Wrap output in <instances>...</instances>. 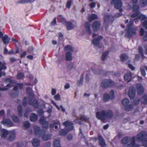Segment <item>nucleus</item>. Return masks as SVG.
I'll return each mask as SVG.
<instances>
[{"mask_svg":"<svg viewBox=\"0 0 147 147\" xmlns=\"http://www.w3.org/2000/svg\"><path fill=\"white\" fill-rule=\"evenodd\" d=\"M96 115L98 119L101 120L103 123H105L107 118L111 119L113 117L114 113L113 111L110 109L106 110H103L100 111L96 112Z\"/></svg>","mask_w":147,"mask_h":147,"instance_id":"1","label":"nucleus"},{"mask_svg":"<svg viewBox=\"0 0 147 147\" xmlns=\"http://www.w3.org/2000/svg\"><path fill=\"white\" fill-rule=\"evenodd\" d=\"M35 134L39 137H42V140L45 141H47L51 139V134H46V131L43 129H41L40 127L34 126V127Z\"/></svg>","mask_w":147,"mask_h":147,"instance_id":"2","label":"nucleus"},{"mask_svg":"<svg viewBox=\"0 0 147 147\" xmlns=\"http://www.w3.org/2000/svg\"><path fill=\"white\" fill-rule=\"evenodd\" d=\"M130 142V143L126 145V147H133L136 144V137L132 136L129 138L126 136L123 138L121 140V143L123 144H126Z\"/></svg>","mask_w":147,"mask_h":147,"instance_id":"3","label":"nucleus"},{"mask_svg":"<svg viewBox=\"0 0 147 147\" xmlns=\"http://www.w3.org/2000/svg\"><path fill=\"white\" fill-rule=\"evenodd\" d=\"M136 139L139 142H142L144 146L147 147V131H142L137 135Z\"/></svg>","mask_w":147,"mask_h":147,"instance_id":"4","label":"nucleus"},{"mask_svg":"<svg viewBox=\"0 0 147 147\" xmlns=\"http://www.w3.org/2000/svg\"><path fill=\"white\" fill-rule=\"evenodd\" d=\"M34 94L32 93H30L28 94L29 104L35 108H38L39 105V102L36 99H34L32 100Z\"/></svg>","mask_w":147,"mask_h":147,"instance_id":"5","label":"nucleus"},{"mask_svg":"<svg viewBox=\"0 0 147 147\" xmlns=\"http://www.w3.org/2000/svg\"><path fill=\"white\" fill-rule=\"evenodd\" d=\"M114 81L111 79H105L102 80L100 86L103 88L105 89L112 87L114 85Z\"/></svg>","mask_w":147,"mask_h":147,"instance_id":"6","label":"nucleus"},{"mask_svg":"<svg viewBox=\"0 0 147 147\" xmlns=\"http://www.w3.org/2000/svg\"><path fill=\"white\" fill-rule=\"evenodd\" d=\"M137 29L134 27L131 28L125 29V36L129 38L132 37L136 34Z\"/></svg>","mask_w":147,"mask_h":147,"instance_id":"7","label":"nucleus"},{"mask_svg":"<svg viewBox=\"0 0 147 147\" xmlns=\"http://www.w3.org/2000/svg\"><path fill=\"white\" fill-rule=\"evenodd\" d=\"M129 100L127 98H125L121 101L122 104L125 107V110L127 111H131L134 107V105L129 104Z\"/></svg>","mask_w":147,"mask_h":147,"instance_id":"8","label":"nucleus"},{"mask_svg":"<svg viewBox=\"0 0 147 147\" xmlns=\"http://www.w3.org/2000/svg\"><path fill=\"white\" fill-rule=\"evenodd\" d=\"M91 69L94 74H96L100 75L102 74L103 75L106 76H108L111 75H115V74H114V72H113L109 71L103 72V71L99 69L95 70L93 68H92Z\"/></svg>","mask_w":147,"mask_h":147,"instance_id":"9","label":"nucleus"},{"mask_svg":"<svg viewBox=\"0 0 147 147\" xmlns=\"http://www.w3.org/2000/svg\"><path fill=\"white\" fill-rule=\"evenodd\" d=\"M114 91L113 90H111L110 92V94L106 93H105L103 95V99L105 102H106L110 99L113 100L115 98Z\"/></svg>","mask_w":147,"mask_h":147,"instance_id":"10","label":"nucleus"},{"mask_svg":"<svg viewBox=\"0 0 147 147\" xmlns=\"http://www.w3.org/2000/svg\"><path fill=\"white\" fill-rule=\"evenodd\" d=\"M111 4L113 5L114 4V8L117 9H119L120 12H122V8H121L122 6L123 3L121 0H116L112 3V0L111 1Z\"/></svg>","mask_w":147,"mask_h":147,"instance_id":"11","label":"nucleus"},{"mask_svg":"<svg viewBox=\"0 0 147 147\" xmlns=\"http://www.w3.org/2000/svg\"><path fill=\"white\" fill-rule=\"evenodd\" d=\"M115 20L114 17L113 16H110L109 15L105 16L104 18V24L108 25L109 22H113Z\"/></svg>","mask_w":147,"mask_h":147,"instance_id":"12","label":"nucleus"},{"mask_svg":"<svg viewBox=\"0 0 147 147\" xmlns=\"http://www.w3.org/2000/svg\"><path fill=\"white\" fill-rule=\"evenodd\" d=\"M102 38L103 36H98L97 38H94L92 40V44L95 46H97L98 48H101L102 44H100V40Z\"/></svg>","mask_w":147,"mask_h":147,"instance_id":"13","label":"nucleus"},{"mask_svg":"<svg viewBox=\"0 0 147 147\" xmlns=\"http://www.w3.org/2000/svg\"><path fill=\"white\" fill-rule=\"evenodd\" d=\"M136 86L138 94L140 96L143 95L144 93V89L142 85L140 83H138Z\"/></svg>","mask_w":147,"mask_h":147,"instance_id":"14","label":"nucleus"},{"mask_svg":"<svg viewBox=\"0 0 147 147\" xmlns=\"http://www.w3.org/2000/svg\"><path fill=\"white\" fill-rule=\"evenodd\" d=\"M39 123L42 125V127L45 129H47L49 127V122L46 121L45 118L44 117H41L39 120Z\"/></svg>","mask_w":147,"mask_h":147,"instance_id":"15","label":"nucleus"},{"mask_svg":"<svg viewBox=\"0 0 147 147\" xmlns=\"http://www.w3.org/2000/svg\"><path fill=\"white\" fill-rule=\"evenodd\" d=\"M136 89L135 88L133 87H131L129 88L128 95L129 98L130 99H133L136 96Z\"/></svg>","mask_w":147,"mask_h":147,"instance_id":"16","label":"nucleus"},{"mask_svg":"<svg viewBox=\"0 0 147 147\" xmlns=\"http://www.w3.org/2000/svg\"><path fill=\"white\" fill-rule=\"evenodd\" d=\"M100 27V22L97 21L93 22L92 24V28L94 31H97L99 30Z\"/></svg>","mask_w":147,"mask_h":147,"instance_id":"17","label":"nucleus"},{"mask_svg":"<svg viewBox=\"0 0 147 147\" xmlns=\"http://www.w3.org/2000/svg\"><path fill=\"white\" fill-rule=\"evenodd\" d=\"M7 69V67L6 66V63L5 62H2L0 61V78L3 76H4L6 74L5 72H2L1 71L3 69L5 70Z\"/></svg>","mask_w":147,"mask_h":147,"instance_id":"18","label":"nucleus"},{"mask_svg":"<svg viewBox=\"0 0 147 147\" xmlns=\"http://www.w3.org/2000/svg\"><path fill=\"white\" fill-rule=\"evenodd\" d=\"M74 127V126H72L67 128L66 130L63 129L60 130L59 132V135L61 136H65L68 132L72 130Z\"/></svg>","mask_w":147,"mask_h":147,"instance_id":"19","label":"nucleus"},{"mask_svg":"<svg viewBox=\"0 0 147 147\" xmlns=\"http://www.w3.org/2000/svg\"><path fill=\"white\" fill-rule=\"evenodd\" d=\"M98 140L99 144L101 146V147H105L106 144L102 136L100 135H98Z\"/></svg>","mask_w":147,"mask_h":147,"instance_id":"20","label":"nucleus"},{"mask_svg":"<svg viewBox=\"0 0 147 147\" xmlns=\"http://www.w3.org/2000/svg\"><path fill=\"white\" fill-rule=\"evenodd\" d=\"M1 123L4 125H7L8 127L12 126L13 125V124L11 121L8 119H3L1 121Z\"/></svg>","mask_w":147,"mask_h":147,"instance_id":"21","label":"nucleus"},{"mask_svg":"<svg viewBox=\"0 0 147 147\" xmlns=\"http://www.w3.org/2000/svg\"><path fill=\"white\" fill-rule=\"evenodd\" d=\"M1 134L0 136L2 138H5L8 135L9 132L5 129H1Z\"/></svg>","mask_w":147,"mask_h":147,"instance_id":"22","label":"nucleus"},{"mask_svg":"<svg viewBox=\"0 0 147 147\" xmlns=\"http://www.w3.org/2000/svg\"><path fill=\"white\" fill-rule=\"evenodd\" d=\"M132 78V74L131 72H129L125 74L124 77L125 80L127 81V83L131 80Z\"/></svg>","mask_w":147,"mask_h":147,"instance_id":"23","label":"nucleus"},{"mask_svg":"<svg viewBox=\"0 0 147 147\" xmlns=\"http://www.w3.org/2000/svg\"><path fill=\"white\" fill-rule=\"evenodd\" d=\"M8 135H9V136L7 138L8 140L10 141H13L16 138L15 133L13 131H10Z\"/></svg>","mask_w":147,"mask_h":147,"instance_id":"24","label":"nucleus"},{"mask_svg":"<svg viewBox=\"0 0 147 147\" xmlns=\"http://www.w3.org/2000/svg\"><path fill=\"white\" fill-rule=\"evenodd\" d=\"M84 26L86 29V32L89 34L91 33V30L90 29V25L88 22H86L84 24Z\"/></svg>","mask_w":147,"mask_h":147,"instance_id":"25","label":"nucleus"},{"mask_svg":"<svg viewBox=\"0 0 147 147\" xmlns=\"http://www.w3.org/2000/svg\"><path fill=\"white\" fill-rule=\"evenodd\" d=\"M10 40V38H8V36L6 34L2 37V40L5 45L8 44Z\"/></svg>","mask_w":147,"mask_h":147,"instance_id":"26","label":"nucleus"},{"mask_svg":"<svg viewBox=\"0 0 147 147\" xmlns=\"http://www.w3.org/2000/svg\"><path fill=\"white\" fill-rule=\"evenodd\" d=\"M30 120L32 122H34L38 119V116L34 113H32L30 117Z\"/></svg>","mask_w":147,"mask_h":147,"instance_id":"27","label":"nucleus"},{"mask_svg":"<svg viewBox=\"0 0 147 147\" xmlns=\"http://www.w3.org/2000/svg\"><path fill=\"white\" fill-rule=\"evenodd\" d=\"M17 110L19 117H22L23 116V108L21 105H19L18 106Z\"/></svg>","mask_w":147,"mask_h":147,"instance_id":"28","label":"nucleus"},{"mask_svg":"<svg viewBox=\"0 0 147 147\" xmlns=\"http://www.w3.org/2000/svg\"><path fill=\"white\" fill-rule=\"evenodd\" d=\"M65 59L67 61H69L72 60V53L70 51L66 52L65 55Z\"/></svg>","mask_w":147,"mask_h":147,"instance_id":"29","label":"nucleus"},{"mask_svg":"<svg viewBox=\"0 0 147 147\" xmlns=\"http://www.w3.org/2000/svg\"><path fill=\"white\" fill-rule=\"evenodd\" d=\"M40 141L38 139L34 138L33 139L32 144L34 146L37 147L40 145Z\"/></svg>","mask_w":147,"mask_h":147,"instance_id":"30","label":"nucleus"},{"mask_svg":"<svg viewBox=\"0 0 147 147\" xmlns=\"http://www.w3.org/2000/svg\"><path fill=\"white\" fill-rule=\"evenodd\" d=\"M120 59L122 61H127L128 59V56L125 53L121 54L120 56Z\"/></svg>","mask_w":147,"mask_h":147,"instance_id":"31","label":"nucleus"},{"mask_svg":"<svg viewBox=\"0 0 147 147\" xmlns=\"http://www.w3.org/2000/svg\"><path fill=\"white\" fill-rule=\"evenodd\" d=\"M65 25L67 30H70L73 29L75 27L71 22H67Z\"/></svg>","mask_w":147,"mask_h":147,"instance_id":"32","label":"nucleus"},{"mask_svg":"<svg viewBox=\"0 0 147 147\" xmlns=\"http://www.w3.org/2000/svg\"><path fill=\"white\" fill-rule=\"evenodd\" d=\"M84 75V74H82L81 75L80 80L77 81V84L78 86H80L83 85Z\"/></svg>","mask_w":147,"mask_h":147,"instance_id":"33","label":"nucleus"},{"mask_svg":"<svg viewBox=\"0 0 147 147\" xmlns=\"http://www.w3.org/2000/svg\"><path fill=\"white\" fill-rule=\"evenodd\" d=\"M98 16L95 14H92L88 18V20L90 22H91L93 20L97 19Z\"/></svg>","mask_w":147,"mask_h":147,"instance_id":"34","label":"nucleus"},{"mask_svg":"<svg viewBox=\"0 0 147 147\" xmlns=\"http://www.w3.org/2000/svg\"><path fill=\"white\" fill-rule=\"evenodd\" d=\"M141 102L144 105L147 104V95L145 94L141 97Z\"/></svg>","mask_w":147,"mask_h":147,"instance_id":"35","label":"nucleus"},{"mask_svg":"<svg viewBox=\"0 0 147 147\" xmlns=\"http://www.w3.org/2000/svg\"><path fill=\"white\" fill-rule=\"evenodd\" d=\"M24 77V75L22 72H18L16 76V78L18 80L23 79Z\"/></svg>","mask_w":147,"mask_h":147,"instance_id":"36","label":"nucleus"},{"mask_svg":"<svg viewBox=\"0 0 147 147\" xmlns=\"http://www.w3.org/2000/svg\"><path fill=\"white\" fill-rule=\"evenodd\" d=\"M13 90H14L16 91H18V92L17 94H16L14 93H13L11 95V97H12L13 98H15L17 96H18L19 93V92L18 91V87L17 86H15L13 88Z\"/></svg>","mask_w":147,"mask_h":147,"instance_id":"37","label":"nucleus"},{"mask_svg":"<svg viewBox=\"0 0 147 147\" xmlns=\"http://www.w3.org/2000/svg\"><path fill=\"white\" fill-rule=\"evenodd\" d=\"M147 19V17L146 16L141 14L135 18L136 20L139 19L141 20H146Z\"/></svg>","mask_w":147,"mask_h":147,"instance_id":"38","label":"nucleus"},{"mask_svg":"<svg viewBox=\"0 0 147 147\" xmlns=\"http://www.w3.org/2000/svg\"><path fill=\"white\" fill-rule=\"evenodd\" d=\"M60 140L59 139L55 140L53 142V146L54 147H61L60 143Z\"/></svg>","mask_w":147,"mask_h":147,"instance_id":"39","label":"nucleus"},{"mask_svg":"<svg viewBox=\"0 0 147 147\" xmlns=\"http://www.w3.org/2000/svg\"><path fill=\"white\" fill-rule=\"evenodd\" d=\"M138 51L139 53L141 56L142 59H144V56L142 47H138Z\"/></svg>","mask_w":147,"mask_h":147,"instance_id":"40","label":"nucleus"},{"mask_svg":"<svg viewBox=\"0 0 147 147\" xmlns=\"http://www.w3.org/2000/svg\"><path fill=\"white\" fill-rule=\"evenodd\" d=\"M109 53V51H106L104 52L101 57V59L103 61H104L106 57L108 55Z\"/></svg>","mask_w":147,"mask_h":147,"instance_id":"41","label":"nucleus"},{"mask_svg":"<svg viewBox=\"0 0 147 147\" xmlns=\"http://www.w3.org/2000/svg\"><path fill=\"white\" fill-rule=\"evenodd\" d=\"M11 118L13 121L16 123H19L20 121L18 117L15 115H13L11 116Z\"/></svg>","mask_w":147,"mask_h":147,"instance_id":"42","label":"nucleus"},{"mask_svg":"<svg viewBox=\"0 0 147 147\" xmlns=\"http://www.w3.org/2000/svg\"><path fill=\"white\" fill-rule=\"evenodd\" d=\"M140 7L138 5H133L132 10L133 12L140 11Z\"/></svg>","mask_w":147,"mask_h":147,"instance_id":"43","label":"nucleus"},{"mask_svg":"<svg viewBox=\"0 0 147 147\" xmlns=\"http://www.w3.org/2000/svg\"><path fill=\"white\" fill-rule=\"evenodd\" d=\"M64 49L65 51L69 50L71 52H73L74 50L73 48L70 45H67L65 46L64 47Z\"/></svg>","mask_w":147,"mask_h":147,"instance_id":"44","label":"nucleus"},{"mask_svg":"<svg viewBox=\"0 0 147 147\" xmlns=\"http://www.w3.org/2000/svg\"><path fill=\"white\" fill-rule=\"evenodd\" d=\"M63 125L65 127L71 126L70 127H71L72 126H72L73 125V123H72L71 122L68 121H66L63 122Z\"/></svg>","mask_w":147,"mask_h":147,"instance_id":"45","label":"nucleus"},{"mask_svg":"<svg viewBox=\"0 0 147 147\" xmlns=\"http://www.w3.org/2000/svg\"><path fill=\"white\" fill-rule=\"evenodd\" d=\"M34 1V0H20L18 1L19 3H31Z\"/></svg>","mask_w":147,"mask_h":147,"instance_id":"46","label":"nucleus"},{"mask_svg":"<svg viewBox=\"0 0 147 147\" xmlns=\"http://www.w3.org/2000/svg\"><path fill=\"white\" fill-rule=\"evenodd\" d=\"M60 123V122L59 121H56L53 123V126L55 129H57L58 128V126L57 125H59Z\"/></svg>","mask_w":147,"mask_h":147,"instance_id":"47","label":"nucleus"},{"mask_svg":"<svg viewBox=\"0 0 147 147\" xmlns=\"http://www.w3.org/2000/svg\"><path fill=\"white\" fill-rule=\"evenodd\" d=\"M30 126V124L27 121H25L23 123V126L26 129L29 128Z\"/></svg>","mask_w":147,"mask_h":147,"instance_id":"48","label":"nucleus"},{"mask_svg":"<svg viewBox=\"0 0 147 147\" xmlns=\"http://www.w3.org/2000/svg\"><path fill=\"white\" fill-rule=\"evenodd\" d=\"M5 81L7 82L10 83L11 84H14L16 82L15 80H12L11 78H9L6 79Z\"/></svg>","mask_w":147,"mask_h":147,"instance_id":"49","label":"nucleus"},{"mask_svg":"<svg viewBox=\"0 0 147 147\" xmlns=\"http://www.w3.org/2000/svg\"><path fill=\"white\" fill-rule=\"evenodd\" d=\"M72 3V2L71 0H68L66 5V8H70L71 5Z\"/></svg>","mask_w":147,"mask_h":147,"instance_id":"50","label":"nucleus"},{"mask_svg":"<svg viewBox=\"0 0 147 147\" xmlns=\"http://www.w3.org/2000/svg\"><path fill=\"white\" fill-rule=\"evenodd\" d=\"M133 24V21H130L128 24H127L126 26V29L131 28H132V26Z\"/></svg>","mask_w":147,"mask_h":147,"instance_id":"51","label":"nucleus"},{"mask_svg":"<svg viewBox=\"0 0 147 147\" xmlns=\"http://www.w3.org/2000/svg\"><path fill=\"white\" fill-rule=\"evenodd\" d=\"M140 13V11H138L133 13L131 16V18H134L137 17L139 15Z\"/></svg>","mask_w":147,"mask_h":147,"instance_id":"52","label":"nucleus"},{"mask_svg":"<svg viewBox=\"0 0 147 147\" xmlns=\"http://www.w3.org/2000/svg\"><path fill=\"white\" fill-rule=\"evenodd\" d=\"M80 119L86 122H87L89 120V118L84 115H82Z\"/></svg>","mask_w":147,"mask_h":147,"instance_id":"53","label":"nucleus"},{"mask_svg":"<svg viewBox=\"0 0 147 147\" xmlns=\"http://www.w3.org/2000/svg\"><path fill=\"white\" fill-rule=\"evenodd\" d=\"M27 104V97H25L22 101V105L24 106H26Z\"/></svg>","mask_w":147,"mask_h":147,"instance_id":"54","label":"nucleus"},{"mask_svg":"<svg viewBox=\"0 0 147 147\" xmlns=\"http://www.w3.org/2000/svg\"><path fill=\"white\" fill-rule=\"evenodd\" d=\"M145 30L143 28H141L140 32H139V34L140 36H143L145 33Z\"/></svg>","mask_w":147,"mask_h":147,"instance_id":"55","label":"nucleus"},{"mask_svg":"<svg viewBox=\"0 0 147 147\" xmlns=\"http://www.w3.org/2000/svg\"><path fill=\"white\" fill-rule=\"evenodd\" d=\"M18 87V86L19 88L22 90L23 88L24 87V84L22 83H17L16 84Z\"/></svg>","mask_w":147,"mask_h":147,"instance_id":"56","label":"nucleus"},{"mask_svg":"<svg viewBox=\"0 0 147 147\" xmlns=\"http://www.w3.org/2000/svg\"><path fill=\"white\" fill-rule=\"evenodd\" d=\"M140 2L143 7H145L147 5V0H140Z\"/></svg>","mask_w":147,"mask_h":147,"instance_id":"57","label":"nucleus"},{"mask_svg":"<svg viewBox=\"0 0 147 147\" xmlns=\"http://www.w3.org/2000/svg\"><path fill=\"white\" fill-rule=\"evenodd\" d=\"M61 22L62 24L66 25L67 22L66 20L63 18H62L61 19Z\"/></svg>","mask_w":147,"mask_h":147,"instance_id":"58","label":"nucleus"},{"mask_svg":"<svg viewBox=\"0 0 147 147\" xmlns=\"http://www.w3.org/2000/svg\"><path fill=\"white\" fill-rule=\"evenodd\" d=\"M143 26L145 29L147 30V20H145L143 22Z\"/></svg>","mask_w":147,"mask_h":147,"instance_id":"59","label":"nucleus"},{"mask_svg":"<svg viewBox=\"0 0 147 147\" xmlns=\"http://www.w3.org/2000/svg\"><path fill=\"white\" fill-rule=\"evenodd\" d=\"M73 66V63L72 62H70L68 65V67L70 69H72Z\"/></svg>","mask_w":147,"mask_h":147,"instance_id":"60","label":"nucleus"},{"mask_svg":"<svg viewBox=\"0 0 147 147\" xmlns=\"http://www.w3.org/2000/svg\"><path fill=\"white\" fill-rule=\"evenodd\" d=\"M143 40L144 41H147V31L145 32V34L143 36Z\"/></svg>","mask_w":147,"mask_h":147,"instance_id":"61","label":"nucleus"},{"mask_svg":"<svg viewBox=\"0 0 147 147\" xmlns=\"http://www.w3.org/2000/svg\"><path fill=\"white\" fill-rule=\"evenodd\" d=\"M34 49V48L32 46H30L29 47L28 51L29 52H32L33 51Z\"/></svg>","mask_w":147,"mask_h":147,"instance_id":"62","label":"nucleus"},{"mask_svg":"<svg viewBox=\"0 0 147 147\" xmlns=\"http://www.w3.org/2000/svg\"><path fill=\"white\" fill-rule=\"evenodd\" d=\"M56 24V18H55L51 23L52 26H54Z\"/></svg>","mask_w":147,"mask_h":147,"instance_id":"63","label":"nucleus"},{"mask_svg":"<svg viewBox=\"0 0 147 147\" xmlns=\"http://www.w3.org/2000/svg\"><path fill=\"white\" fill-rule=\"evenodd\" d=\"M96 5V3L95 2H93L91 3L89 6L90 8H94Z\"/></svg>","mask_w":147,"mask_h":147,"instance_id":"64","label":"nucleus"}]
</instances>
